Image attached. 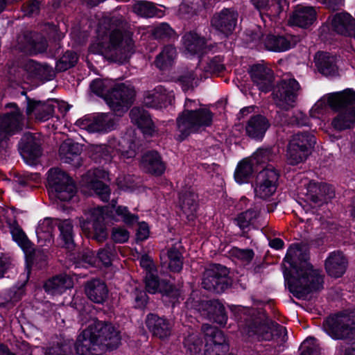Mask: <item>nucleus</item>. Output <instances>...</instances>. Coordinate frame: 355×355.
I'll use <instances>...</instances> for the list:
<instances>
[{
	"instance_id": "obj_1",
	"label": "nucleus",
	"mask_w": 355,
	"mask_h": 355,
	"mask_svg": "<svg viewBox=\"0 0 355 355\" xmlns=\"http://www.w3.org/2000/svg\"><path fill=\"white\" fill-rule=\"evenodd\" d=\"M308 258L306 250L298 244L290 246L284 258L290 270L284 272L286 286L299 299L306 297L311 292L321 289L323 285L321 270L313 269Z\"/></svg>"
},
{
	"instance_id": "obj_2",
	"label": "nucleus",
	"mask_w": 355,
	"mask_h": 355,
	"mask_svg": "<svg viewBox=\"0 0 355 355\" xmlns=\"http://www.w3.org/2000/svg\"><path fill=\"white\" fill-rule=\"evenodd\" d=\"M122 22L116 19H104L89 46V53L102 55L113 62H125L134 52V44L130 33H122Z\"/></svg>"
},
{
	"instance_id": "obj_3",
	"label": "nucleus",
	"mask_w": 355,
	"mask_h": 355,
	"mask_svg": "<svg viewBox=\"0 0 355 355\" xmlns=\"http://www.w3.org/2000/svg\"><path fill=\"white\" fill-rule=\"evenodd\" d=\"M85 218L80 220V227L88 238L98 242L104 241L107 233L105 223L110 221H123L127 225L137 222L138 216L129 211L127 207L116 206V201L112 200L111 206L96 207L85 213Z\"/></svg>"
},
{
	"instance_id": "obj_4",
	"label": "nucleus",
	"mask_w": 355,
	"mask_h": 355,
	"mask_svg": "<svg viewBox=\"0 0 355 355\" xmlns=\"http://www.w3.org/2000/svg\"><path fill=\"white\" fill-rule=\"evenodd\" d=\"M121 339L119 331L112 324L91 318L78 336L75 349L78 355H99L105 347L110 349L118 347Z\"/></svg>"
},
{
	"instance_id": "obj_5",
	"label": "nucleus",
	"mask_w": 355,
	"mask_h": 355,
	"mask_svg": "<svg viewBox=\"0 0 355 355\" xmlns=\"http://www.w3.org/2000/svg\"><path fill=\"white\" fill-rule=\"evenodd\" d=\"M90 89L96 95L103 97L111 110L119 116L127 111L135 95L130 85L116 84L111 79L97 78L92 82Z\"/></svg>"
},
{
	"instance_id": "obj_6",
	"label": "nucleus",
	"mask_w": 355,
	"mask_h": 355,
	"mask_svg": "<svg viewBox=\"0 0 355 355\" xmlns=\"http://www.w3.org/2000/svg\"><path fill=\"white\" fill-rule=\"evenodd\" d=\"M198 101L186 99L184 110L177 119L178 130L180 132L179 139L183 140L200 128L211 125V112L206 108L198 109Z\"/></svg>"
},
{
	"instance_id": "obj_7",
	"label": "nucleus",
	"mask_w": 355,
	"mask_h": 355,
	"mask_svg": "<svg viewBox=\"0 0 355 355\" xmlns=\"http://www.w3.org/2000/svg\"><path fill=\"white\" fill-rule=\"evenodd\" d=\"M89 153L93 159L96 162L119 161L128 162L129 159L136 155V144L134 142H128L125 139L117 140L112 139L107 144L92 145Z\"/></svg>"
},
{
	"instance_id": "obj_8",
	"label": "nucleus",
	"mask_w": 355,
	"mask_h": 355,
	"mask_svg": "<svg viewBox=\"0 0 355 355\" xmlns=\"http://www.w3.org/2000/svg\"><path fill=\"white\" fill-rule=\"evenodd\" d=\"M354 103L355 92L352 89H346L322 96L312 106L309 114L312 118L321 119L329 112L330 108L341 111Z\"/></svg>"
},
{
	"instance_id": "obj_9",
	"label": "nucleus",
	"mask_w": 355,
	"mask_h": 355,
	"mask_svg": "<svg viewBox=\"0 0 355 355\" xmlns=\"http://www.w3.org/2000/svg\"><path fill=\"white\" fill-rule=\"evenodd\" d=\"M241 333L253 340H270L275 338H281L282 340H284L286 329L272 321L261 322L256 320L248 322L246 327L241 329Z\"/></svg>"
},
{
	"instance_id": "obj_10",
	"label": "nucleus",
	"mask_w": 355,
	"mask_h": 355,
	"mask_svg": "<svg viewBox=\"0 0 355 355\" xmlns=\"http://www.w3.org/2000/svg\"><path fill=\"white\" fill-rule=\"evenodd\" d=\"M323 329L333 339L349 336L355 331V311L329 316L323 323Z\"/></svg>"
},
{
	"instance_id": "obj_11",
	"label": "nucleus",
	"mask_w": 355,
	"mask_h": 355,
	"mask_svg": "<svg viewBox=\"0 0 355 355\" xmlns=\"http://www.w3.org/2000/svg\"><path fill=\"white\" fill-rule=\"evenodd\" d=\"M47 182L51 194L61 201L70 200L76 193L73 182L60 168H53L49 171Z\"/></svg>"
},
{
	"instance_id": "obj_12",
	"label": "nucleus",
	"mask_w": 355,
	"mask_h": 355,
	"mask_svg": "<svg viewBox=\"0 0 355 355\" xmlns=\"http://www.w3.org/2000/svg\"><path fill=\"white\" fill-rule=\"evenodd\" d=\"M300 85L293 78H282L272 91L273 99L278 107L288 110L296 105Z\"/></svg>"
},
{
	"instance_id": "obj_13",
	"label": "nucleus",
	"mask_w": 355,
	"mask_h": 355,
	"mask_svg": "<svg viewBox=\"0 0 355 355\" xmlns=\"http://www.w3.org/2000/svg\"><path fill=\"white\" fill-rule=\"evenodd\" d=\"M315 142V137L311 133L295 134L288 146L286 156L288 163L295 165L304 161L311 153Z\"/></svg>"
},
{
	"instance_id": "obj_14",
	"label": "nucleus",
	"mask_w": 355,
	"mask_h": 355,
	"mask_svg": "<svg viewBox=\"0 0 355 355\" xmlns=\"http://www.w3.org/2000/svg\"><path fill=\"white\" fill-rule=\"evenodd\" d=\"M279 174L272 166H268L259 173L257 176L254 191L255 196L261 199L271 197L278 186Z\"/></svg>"
},
{
	"instance_id": "obj_15",
	"label": "nucleus",
	"mask_w": 355,
	"mask_h": 355,
	"mask_svg": "<svg viewBox=\"0 0 355 355\" xmlns=\"http://www.w3.org/2000/svg\"><path fill=\"white\" fill-rule=\"evenodd\" d=\"M227 275L226 267L218 264L211 265L204 272L202 286L210 291L223 292L228 286Z\"/></svg>"
},
{
	"instance_id": "obj_16",
	"label": "nucleus",
	"mask_w": 355,
	"mask_h": 355,
	"mask_svg": "<svg viewBox=\"0 0 355 355\" xmlns=\"http://www.w3.org/2000/svg\"><path fill=\"white\" fill-rule=\"evenodd\" d=\"M108 177V173L104 169L95 168L89 171L83 176L81 184L94 191L103 201H107L109 199L110 191L103 181L107 180Z\"/></svg>"
},
{
	"instance_id": "obj_17",
	"label": "nucleus",
	"mask_w": 355,
	"mask_h": 355,
	"mask_svg": "<svg viewBox=\"0 0 355 355\" xmlns=\"http://www.w3.org/2000/svg\"><path fill=\"white\" fill-rule=\"evenodd\" d=\"M202 329L205 339V355H225L229 346L223 333L209 324H203Z\"/></svg>"
},
{
	"instance_id": "obj_18",
	"label": "nucleus",
	"mask_w": 355,
	"mask_h": 355,
	"mask_svg": "<svg viewBox=\"0 0 355 355\" xmlns=\"http://www.w3.org/2000/svg\"><path fill=\"white\" fill-rule=\"evenodd\" d=\"M76 124L88 132H105L114 128V121L112 114H99L96 116L80 119Z\"/></svg>"
},
{
	"instance_id": "obj_19",
	"label": "nucleus",
	"mask_w": 355,
	"mask_h": 355,
	"mask_svg": "<svg viewBox=\"0 0 355 355\" xmlns=\"http://www.w3.org/2000/svg\"><path fill=\"white\" fill-rule=\"evenodd\" d=\"M7 107L12 110L10 113L0 117V142L8 135L14 134L21 125L22 115L16 104L10 103Z\"/></svg>"
},
{
	"instance_id": "obj_20",
	"label": "nucleus",
	"mask_w": 355,
	"mask_h": 355,
	"mask_svg": "<svg viewBox=\"0 0 355 355\" xmlns=\"http://www.w3.org/2000/svg\"><path fill=\"white\" fill-rule=\"evenodd\" d=\"M173 99V92L167 91L163 86L159 85L146 94L144 103L149 107L161 109L171 105Z\"/></svg>"
},
{
	"instance_id": "obj_21",
	"label": "nucleus",
	"mask_w": 355,
	"mask_h": 355,
	"mask_svg": "<svg viewBox=\"0 0 355 355\" xmlns=\"http://www.w3.org/2000/svg\"><path fill=\"white\" fill-rule=\"evenodd\" d=\"M252 4L260 12L264 23L266 22L264 15L271 20L285 10L288 7L286 0H251Z\"/></svg>"
},
{
	"instance_id": "obj_22",
	"label": "nucleus",
	"mask_w": 355,
	"mask_h": 355,
	"mask_svg": "<svg viewBox=\"0 0 355 355\" xmlns=\"http://www.w3.org/2000/svg\"><path fill=\"white\" fill-rule=\"evenodd\" d=\"M250 73L253 83L260 91L267 92L270 90L274 75L269 67L262 64H254L250 68Z\"/></svg>"
},
{
	"instance_id": "obj_23",
	"label": "nucleus",
	"mask_w": 355,
	"mask_h": 355,
	"mask_svg": "<svg viewBox=\"0 0 355 355\" xmlns=\"http://www.w3.org/2000/svg\"><path fill=\"white\" fill-rule=\"evenodd\" d=\"M146 288L149 293L155 294L161 293L166 296L170 297L171 302L175 304V299L180 295L178 290L174 289L171 285L162 282H160L157 276V272L146 275Z\"/></svg>"
},
{
	"instance_id": "obj_24",
	"label": "nucleus",
	"mask_w": 355,
	"mask_h": 355,
	"mask_svg": "<svg viewBox=\"0 0 355 355\" xmlns=\"http://www.w3.org/2000/svg\"><path fill=\"white\" fill-rule=\"evenodd\" d=\"M53 111L54 106L49 101L42 102L29 98L27 100L26 114L31 118L34 117L37 121L49 120Z\"/></svg>"
},
{
	"instance_id": "obj_25",
	"label": "nucleus",
	"mask_w": 355,
	"mask_h": 355,
	"mask_svg": "<svg viewBox=\"0 0 355 355\" xmlns=\"http://www.w3.org/2000/svg\"><path fill=\"white\" fill-rule=\"evenodd\" d=\"M316 20V12L313 7L297 6L289 19V24L307 28Z\"/></svg>"
},
{
	"instance_id": "obj_26",
	"label": "nucleus",
	"mask_w": 355,
	"mask_h": 355,
	"mask_svg": "<svg viewBox=\"0 0 355 355\" xmlns=\"http://www.w3.org/2000/svg\"><path fill=\"white\" fill-rule=\"evenodd\" d=\"M236 21L237 13L234 10L225 9L214 16L211 24L220 32L227 35L234 30Z\"/></svg>"
},
{
	"instance_id": "obj_27",
	"label": "nucleus",
	"mask_w": 355,
	"mask_h": 355,
	"mask_svg": "<svg viewBox=\"0 0 355 355\" xmlns=\"http://www.w3.org/2000/svg\"><path fill=\"white\" fill-rule=\"evenodd\" d=\"M329 20L332 28L338 34L349 36L355 31V19L347 12L337 13Z\"/></svg>"
},
{
	"instance_id": "obj_28",
	"label": "nucleus",
	"mask_w": 355,
	"mask_h": 355,
	"mask_svg": "<svg viewBox=\"0 0 355 355\" xmlns=\"http://www.w3.org/2000/svg\"><path fill=\"white\" fill-rule=\"evenodd\" d=\"M21 155L28 164H33L35 160L41 155L40 143L31 135H27L22 139Z\"/></svg>"
},
{
	"instance_id": "obj_29",
	"label": "nucleus",
	"mask_w": 355,
	"mask_h": 355,
	"mask_svg": "<svg viewBox=\"0 0 355 355\" xmlns=\"http://www.w3.org/2000/svg\"><path fill=\"white\" fill-rule=\"evenodd\" d=\"M269 127L270 123L268 119L265 116L258 114L249 119L245 126V131L250 137L261 139Z\"/></svg>"
},
{
	"instance_id": "obj_30",
	"label": "nucleus",
	"mask_w": 355,
	"mask_h": 355,
	"mask_svg": "<svg viewBox=\"0 0 355 355\" xmlns=\"http://www.w3.org/2000/svg\"><path fill=\"white\" fill-rule=\"evenodd\" d=\"M146 326L149 330L161 339L168 337L171 334V324L166 319L155 314H149L146 318Z\"/></svg>"
},
{
	"instance_id": "obj_31",
	"label": "nucleus",
	"mask_w": 355,
	"mask_h": 355,
	"mask_svg": "<svg viewBox=\"0 0 355 355\" xmlns=\"http://www.w3.org/2000/svg\"><path fill=\"white\" fill-rule=\"evenodd\" d=\"M336 57L327 52H318L315 56L318 70L324 76H334L338 72Z\"/></svg>"
},
{
	"instance_id": "obj_32",
	"label": "nucleus",
	"mask_w": 355,
	"mask_h": 355,
	"mask_svg": "<svg viewBox=\"0 0 355 355\" xmlns=\"http://www.w3.org/2000/svg\"><path fill=\"white\" fill-rule=\"evenodd\" d=\"M307 192L313 201L327 202L334 197L333 187L326 183L311 181L307 186Z\"/></svg>"
},
{
	"instance_id": "obj_33",
	"label": "nucleus",
	"mask_w": 355,
	"mask_h": 355,
	"mask_svg": "<svg viewBox=\"0 0 355 355\" xmlns=\"http://www.w3.org/2000/svg\"><path fill=\"white\" fill-rule=\"evenodd\" d=\"M347 263V260L341 252H333L326 260L325 268L330 276L339 277L345 273Z\"/></svg>"
},
{
	"instance_id": "obj_34",
	"label": "nucleus",
	"mask_w": 355,
	"mask_h": 355,
	"mask_svg": "<svg viewBox=\"0 0 355 355\" xmlns=\"http://www.w3.org/2000/svg\"><path fill=\"white\" fill-rule=\"evenodd\" d=\"M140 164L145 171L155 175H161L165 170V166L159 155L155 151L144 153Z\"/></svg>"
},
{
	"instance_id": "obj_35",
	"label": "nucleus",
	"mask_w": 355,
	"mask_h": 355,
	"mask_svg": "<svg viewBox=\"0 0 355 355\" xmlns=\"http://www.w3.org/2000/svg\"><path fill=\"white\" fill-rule=\"evenodd\" d=\"M85 291L90 300L98 304L106 300L108 293L105 284L100 279L88 282L85 285Z\"/></svg>"
},
{
	"instance_id": "obj_36",
	"label": "nucleus",
	"mask_w": 355,
	"mask_h": 355,
	"mask_svg": "<svg viewBox=\"0 0 355 355\" xmlns=\"http://www.w3.org/2000/svg\"><path fill=\"white\" fill-rule=\"evenodd\" d=\"M57 224V220L50 218H46L38 223L36 235L38 242L42 245H49L52 243L53 232Z\"/></svg>"
},
{
	"instance_id": "obj_37",
	"label": "nucleus",
	"mask_w": 355,
	"mask_h": 355,
	"mask_svg": "<svg viewBox=\"0 0 355 355\" xmlns=\"http://www.w3.org/2000/svg\"><path fill=\"white\" fill-rule=\"evenodd\" d=\"M130 119L133 123L140 128L144 135H151L154 126L149 114L142 108L135 107L130 111Z\"/></svg>"
},
{
	"instance_id": "obj_38",
	"label": "nucleus",
	"mask_w": 355,
	"mask_h": 355,
	"mask_svg": "<svg viewBox=\"0 0 355 355\" xmlns=\"http://www.w3.org/2000/svg\"><path fill=\"white\" fill-rule=\"evenodd\" d=\"M80 148L78 144L71 140L64 141L60 146L59 154L60 159L65 163L73 165L79 164Z\"/></svg>"
},
{
	"instance_id": "obj_39",
	"label": "nucleus",
	"mask_w": 355,
	"mask_h": 355,
	"mask_svg": "<svg viewBox=\"0 0 355 355\" xmlns=\"http://www.w3.org/2000/svg\"><path fill=\"white\" fill-rule=\"evenodd\" d=\"M184 53L187 56L196 55L203 51L205 42L196 33L189 32L182 37Z\"/></svg>"
},
{
	"instance_id": "obj_40",
	"label": "nucleus",
	"mask_w": 355,
	"mask_h": 355,
	"mask_svg": "<svg viewBox=\"0 0 355 355\" xmlns=\"http://www.w3.org/2000/svg\"><path fill=\"white\" fill-rule=\"evenodd\" d=\"M72 279L67 275H60L48 280L44 284L45 291L51 294H59L73 287Z\"/></svg>"
},
{
	"instance_id": "obj_41",
	"label": "nucleus",
	"mask_w": 355,
	"mask_h": 355,
	"mask_svg": "<svg viewBox=\"0 0 355 355\" xmlns=\"http://www.w3.org/2000/svg\"><path fill=\"white\" fill-rule=\"evenodd\" d=\"M295 45L291 37L268 35L265 40V46L269 51L281 52L290 49Z\"/></svg>"
},
{
	"instance_id": "obj_42",
	"label": "nucleus",
	"mask_w": 355,
	"mask_h": 355,
	"mask_svg": "<svg viewBox=\"0 0 355 355\" xmlns=\"http://www.w3.org/2000/svg\"><path fill=\"white\" fill-rule=\"evenodd\" d=\"M254 162L249 157L242 159L234 171L235 181L239 184L248 182L254 173Z\"/></svg>"
},
{
	"instance_id": "obj_43",
	"label": "nucleus",
	"mask_w": 355,
	"mask_h": 355,
	"mask_svg": "<svg viewBox=\"0 0 355 355\" xmlns=\"http://www.w3.org/2000/svg\"><path fill=\"white\" fill-rule=\"evenodd\" d=\"M197 196L192 191L181 193L179 199V206L189 220H193L197 209Z\"/></svg>"
},
{
	"instance_id": "obj_44",
	"label": "nucleus",
	"mask_w": 355,
	"mask_h": 355,
	"mask_svg": "<svg viewBox=\"0 0 355 355\" xmlns=\"http://www.w3.org/2000/svg\"><path fill=\"white\" fill-rule=\"evenodd\" d=\"M355 123V107L352 109H343V111L332 121V125L335 129L342 130L350 128Z\"/></svg>"
},
{
	"instance_id": "obj_45",
	"label": "nucleus",
	"mask_w": 355,
	"mask_h": 355,
	"mask_svg": "<svg viewBox=\"0 0 355 355\" xmlns=\"http://www.w3.org/2000/svg\"><path fill=\"white\" fill-rule=\"evenodd\" d=\"M207 315L210 320L223 325L226 323L227 317L225 313V309L221 302L218 300L207 302L205 304Z\"/></svg>"
},
{
	"instance_id": "obj_46",
	"label": "nucleus",
	"mask_w": 355,
	"mask_h": 355,
	"mask_svg": "<svg viewBox=\"0 0 355 355\" xmlns=\"http://www.w3.org/2000/svg\"><path fill=\"white\" fill-rule=\"evenodd\" d=\"M133 11L137 15L144 17H162L164 15L162 10L155 7L148 1H138L133 6Z\"/></svg>"
},
{
	"instance_id": "obj_47",
	"label": "nucleus",
	"mask_w": 355,
	"mask_h": 355,
	"mask_svg": "<svg viewBox=\"0 0 355 355\" xmlns=\"http://www.w3.org/2000/svg\"><path fill=\"white\" fill-rule=\"evenodd\" d=\"M176 55L175 48L172 45H167L157 56L155 65L160 69H165L173 64Z\"/></svg>"
},
{
	"instance_id": "obj_48",
	"label": "nucleus",
	"mask_w": 355,
	"mask_h": 355,
	"mask_svg": "<svg viewBox=\"0 0 355 355\" xmlns=\"http://www.w3.org/2000/svg\"><path fill=\"white\" fill-rule=\"evenodd\" d=\"M11 234L13 240L22 249L26 257L27 258H31L34 250L32 248L31 243L28 241L25 234L19 228L12 230Z\"/></svg>"
},
{
	"instance_id": "obj_49",
	"label": "nucleus",
	"mask_w": 355,
	"mask_h": 355,
	"mask_svg": "<svg viewBox=\"0 0 355 355\" xmlns=\"http://www.w3.org/2000/svg\"><path fill=\"white\" fill-rule=\"evenodd\" d=\"M40 71L41 66L38 63L32 60H26L20 71L23 76L22 81L28 83L32 78L40 75Z\"/></svg>"
},
{
	"instance_id": "obj_50",
	"label": "nucleus",
	"mask_w": 355,
	"mask_h": 355,
	"mask_svg": "<svg viewBox=\"0 0 355 355\" xmlns=\"http://www.w3.org/2000/svg\"><path fill=\"white\" fill-rule=\"evenodd\" d=\"M61 239L64 241V245L67 248L73 246V225L69 220L61 221L59 225Z\"/></svg>"
},
{
	"instance_id": "obj_51",
	"label": "nucleus",
	"mask_w": 355,
	"mask_h": 355,
	"mask_svg": "<svg viewBox=\"0 0 355 355\" xmlns=\"http://www.w3.org/2000/svg\"><path fill=\"white\" fill-rule=\"evenodd\" d=\"M183 343L188 352L191 355H196L200 352L202 342L198 334L191 332L184 338Z\"/></svg>"
},
{
	"instance_id": "obj_52",
	"label": "nucleus",
	"mask_w": 355,
	"mask_h": 355,
	"mask_svg": "<svg viewBox=\"0 0 355 355\" xmlns=\"http://www.w3.org/2000/svg\"><path fill=\"white\" fill-rule=\"evenodd\" d=\"M198 70L196 69L195 71H187L180 76L178 82L184 91L193 89L197 85L198 82Z\"/></svg>"
},
{
	"instance_id": "obj_53",
	"label": "nucleus",
	"mask_w": 355,
	"mask_h": 355,
	"mask_svg": "<svg viewBox=\"0 0 355 355\" xmlns=\"http://www.w3.org/2000/svg\"><path fill=\"white\" fill-rule=\"evenodd\" d=\"M115 252L114 245H107L104 248L101 249L97 254V263L98 267L108 266L111 264Z\"/></svg>"
},
{
	"instance_id": "obj_54",
	"label": "nucleus",
	"mask_w": 355,
	"mask_h": 355,
	"mask_svg": "<svg viewBox=\"0 0 355 355\" xmlns=\"http://www.w3.org/2000/svg\"><path fill=\"white\" fill-rule=\"evenodd\" d=\"M72 342L70 340H63L56 345L48 347L45 355H68L71 352Z\"/></svg>"
},
{
	"instance_id": "obj_55",
	"label": "nucleus",
	"mask_w": 355,
	"mask_h": 355,
	"mask_svg": "<svg viewBox=\"0 0 355 355\" xmlns=\"http://www.w3.org/2000/svg\"><path fill=\"white\" fill-rule=\"evenodd\" d=\"M168 267L172 271L179 272L182 268V256L179 250L173 248L168 252Z\"/></svg>"
},
{
	"instance_id": "obj_56",
	"label": "nucleus",
	"mask_w": 355,
	"mask_h": 355,
	"mask_svg": "<svg viewBox=\"0 0 355 355\" xmlns=\"http://www.w3.org/2000/svg\"><path fill=\"white\" fill-rule=\"evenodd\" d=\"M301 355H321L317 340L312 337L306 338L300 346Z\"/></svg>"
},
{
	"instance_id": "obj_57",
	"label": "nucleus",
	"mask_w": 355,
	"mask_h": 355,
	"mask_svg": "<svg viewBox=\"0 0 355 355\" xmlns=\"http://www.w3.org/2000/svg\"><path fill=\"white\" fill-rule=\"evenodd\" d=\"M272 157L271 150L268 148H259L253 155L249 157L254 165H258L266 163L271 160Z\"/></svg>"
},
{
	"instance_id": "obj_58",
	"label": "nucleus",
	"mask_w": 355,
	"mask_h": 355,
	"mask_svg": "<svg viewBox=\"0 0 355 355\" xmlns=\"http://www.w3.org/2000/svg\"><path fill=\"white\" fill-rule=\"evenodd\" d=\"M78 57L73 51H67L61 60L57 63V67L60 70H67L72 67L77 62Z\"/></svg>"
},
{
	"instance_id": "obj_59",
	"label": "nucleus",
	"mask_w": 355,
	"mask_h": 355,
	"mask_svg": "<svg viewBox=\"0 0 355 355\" xmlns=\"http://www.w3.org/2000/svg\"><path fill=\"white\" fill-rule=\"evenodd\" d=\"M152 33L156 38L171 37L174 35V31L166 23H161L155 26Z\"/></svg>"
},
{
	"instance_id": "obj_60",
	"label": "nucleus",
	"mask_w": 355,
	"mask_h": 355,
	"mask_svg": "<svg viewBox=\"0 0 355 355\" xmlns=\"http://www.w3.org/2000/svg\"><path fill=\"white\" fill-rule=\"evenodd\" d=\"M257 211L251 209L241 213L236 218L237 225L241 229L248 227L252 220L257 216Z\"/></svg>"
},
{
	"instance_id": "obj_61",
	"label": "nucleus",
	"mask_w": 355,
	"mask_h": 355,
	"mask_svg": "<svg viewBox=\"0 0 355 355\" xmlns=\"http://www.w3.org/2000/svg\"><path fill=\"white\" fill-rule=\"evenodd\" d=\"M112 237L115 242L124 243L129 239V232L123 227L114 228Z\"/></svg>"
},
{
	"instance_id": "obj_62",
	"label": "nucleus",
	"mask_w": 355,
	"mask_h": 355,
	"mask_svg": "<svg viewBox=\"0 0 355 355\" xmlns=\"http://www.w3.org/2000/svg\"><path fill=\"white\" fill-rule=\"evenodd\" d=\"M139 263L141 266L145 270L146 275L157 272L153 261L150 257L147 255L141 256Z\"/></svg>"
},
{
	"instance_id": "obj_63",
	"label": "nucleus",
	"mask_w": 355,
	"mask_h": 355,
	"mask_svg": "<svg viewBox=\"0 0 355 355\" xmlns=\"http://www.w3.org/2000/svg\"><path fill=\"white\" fill-rule=\"evenodd\" d=\"M233 253L238 259L245 262H249L254 256V253L251 250H241L236 248L234 249Z\"/></svg>"
},
{
	"instance_id": "obj_64",
	"label": "nucleus",
	"mask_w": 355,
	"mask_h": 355,
	"mask_svg": "<svg viewBox=\"0 0 355 355\" xmlns=\"http://www.w3.org/2000/svg\"><path fill=\"white\" fill-rule=\"evenodd\" d=\"M335 355H355V344L340 345L338 346Z\"/></svg>"
}]
</instances>
